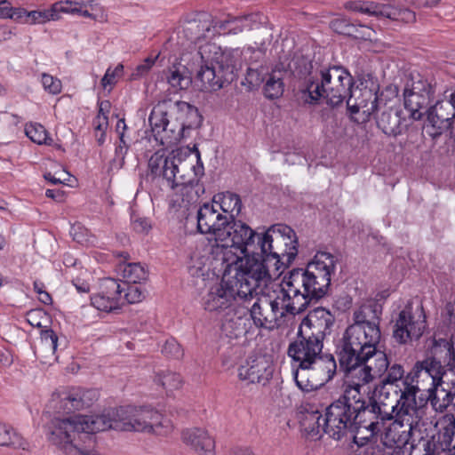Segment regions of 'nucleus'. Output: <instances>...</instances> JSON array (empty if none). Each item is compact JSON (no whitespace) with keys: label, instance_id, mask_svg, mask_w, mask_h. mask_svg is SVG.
<instances>
[{"label":"nucleus","instance_id":"nucleus-28","mask_svg":"<svg viewBox=\"0 0 455 455\" xmlns=\"http://www.w3.org/2000/svg\"><path fill=\"white\" fill-rule=\"evenodd\" d=\"M181 439L195 452L210 453L215 448L214 440L208 435L207 431L199 427L183 430Z\"/></svg>","mask_w":455,"mask_h":455},{"label":"nucleus","instance_id":"nucleus-21","mask_svg":"<svg viewBox=\"0 0 455 455\" xmlns=\"http://www.w3.org/2000/svg\"><path fill=\"white\" fill-rule=\"evenodd\" d=\"M197 230L201 234H212L216 243L224 237L225 228L228 224V215L222 214L213 203H205L199 207L196 213Z\"/></svg>","mask_w":455,"mask_h":455},{"label":"nucleus","instance_id":"nucleus-48","mask_svg":"<svg viewBox=\"0 0 455 455\" xmlns=\"http://www.w3.org/2000/svg\"><path fill=\"white\" fill-rule=\"evenodd\" d=\"M91 303L98 310L105 312H110L120 307V305H118L117 302H115V299L113 297H108L103 294L101 291L98 294L91 297Z\"/></svg>","mask_w":455,"mask_h":455},{"label":"nucleus","instance_id":"nucleus-15","mask_svg":"<svg viewBox=\"0 0 455 455\" xmlns=\"http://www.w3.org/2000/svg\"><path fill=\"white\" fill-rule=\"evenodd\" d=\"M263 302L266 309L269 310L272 322L287 314L292 315L300 314L308 307L307 300L303 299L300 291L296 289L286 276L283 277L280 284V291L276 298L273 300L264 299Z\"/></svg>","mask_w":455,"mask_h":455},{"label":"nucleus","instance_id":"nucleus-6","mask_svg":"<svg viewBox=\"0 0 455 455\" xmlns=\"http://www.w3.org/2000/svg\"><path fill=\"white\" fill-rule=\"evenodd\" d=\"M336 353L340 368L346 374L344 390L357 389L385 375L389 360L379 347L359 344L352 347L347 342H338Z\"/></svg>","mask_w":455,"mask_h":455},{"label":"nucleus","instance_id":"nucleus-14","mask_svg":"<svg viewBox=\"0 0 455 455\" xmlns=\"http://www.w3.org/2000/svg\"><path fill=\"white\" fill-rule=\"evenodd\" d=\"M337 371V363L331 354L321 355L310 365L295 370L293 378L297 387L305 393L317 390L331 381Z\"/></svg>","mask_w":455,"mask_h":455},{"label":"nucleus","instance_id":"nucleus-19","mask_svg":"<svg viewBox=\"0 0 455 455\" xmlns=\"http://www.w3.org/2000/svg\"><path fill=\"white\" fill-rule=\"evenodd\" d=\"M335 323V316L326 308L315 307L301 320L298 331L311 338L323 340L330 336Z\"/></svg>","mask_w":455,"mask_h":455},{"label":"nucleus","instance_id":"nucleus-16","mask_svg":"<svg viewBox=\"0 0 455 455\" xmlns=\"http://www.w3.org/2000/svg\"><path fill=\"white\" fill-rule=\"evenodd\" d=\"M237 62H220L218 65L201 64L196 74V82L201 83L202 91L216 92L231 84L236 77Z\"/></svg>","mask_w":455,"mask_h":455},{"label":"nucleus","instance_id":"nucleus-27","mask_svg":"<svg viewBox=\"0 0 455 455\" xmlns=\"http://www.w3.org/2000/svg\"><path fill=\"white\" fill-rule=\"evenodd\" d=\"M442 430L425 444V455H439L441 452L451 451V443L455 434V416L446 413L440 419Z\"/></svg>","mask_w":455,"mask_h":455},{"label":"nucleus","instance_id":"nucleus-26","mask_svg":"<svg viewBox=\"0 0 455 455\" xmlns=\"http://www.w3.org/2000/svg\"><path fill=\"white\" fill-rule=\"evenodd\" d=\"M431 92L429 85L417 82L413 83L411 88H405L403 92V105L410 112V117L415 121L420 120L429 104Z\"/></svg>","mask_w":455,"mask_h":455},{"label":"nucleus","instance_id":"nucleus-23","mask_svg":"<svg viewBox=\"0 0 455 455\" xmlns=\"http://www.w3.org/2000/svg\"><path fill=\"white\" fill-rule=\"evenodd\" d=\"M379 86L378 85V95L381 96V104L377 107L374 112L371 115L374 116L377 126L387 136L396 137L400 135L404 128L407 126L404 122L405 117H402V111L397 108L387 107V101L383 99V92H379Z\"/></svg>","mask_w":455,"mask_h":455},{"label":"nucleus","instance_id":"nucleus-42","mask_svg":"<svg viewBox=\"0 0 455 455\" xmlns=\"http://www.w3.org/2000/svg\"><path fill=\"white\" fill-rule=\"evenodd\" d=\"M250 315L257 327H267V323H272L269 310H267L263 299H257L251 307Z\"/></svg>","mask_w":455,"mask_h":455},{"label":"nucleus","instance_id":"nucleus-45","mask_svg":"<svg viewBox=\"0 0 455 455\" xmlns=\"http://www.w3.org/2000/svg\"><path fill=\"white\" fill-rule=\"evenodd\" d=\"M25 132L33 142L39 145H50L52 141V138L48 137L45 128L39 124H31L27 125Z\"/></svg>","mask_w":455,"mask_h":455},{"label":"nucleus","instance_id":"nucleus-13","mask_svg":"<svg viewBox=\"0 0 455 455\" xmlns=\"http://www.w3.org/2000/svg\"><path fill=\"white\" fill-rule=\"evenodd\" d=\"M178 108V100L171 99L159 101L152 109L149 124L155 139L164 146H171L180 141V123L178 114H172V108Z\"/></svg>","mask_w":455,"mask_h":455},{"label":"nucleus","instance_id":"nucleus-33","mask_svg":"<svg viewBox=\"0 0 455 455\" xmlns=\"http://www.w3.org/2000/svg\"><path fill=\"white\" fill-rule=\"evenodd\" d=\"M57 346V334L52 329H46L41 332V342L36 353L44 363L52 364L58 359L55 355Z\"/></svg>","mask_w":455,"mask_h":455},{"label":"nucleus","instance_id":"nucleus-57","mask_svg":"<svg viewBox=\"0 0 455 455\" xmlns=\"http://www.w3.org/2000/svg\"><path fill=\"white\" fill-rule=\"evenodd\" d=\"M158 58V55L156 57H148L146 58L142 63L139 64L136 68L133 70V72L131 75V78L133 80L140 79V77L146 76L149 70L154 66L156 59Z\"/></svg>","mask_w":455,"mask_h":455},{"label":"nucleus","instance_id":"nucleus-4","mask_svg":"<svg viewBox=\"0 0 455 455\" xmlns=\"http://www.w3.org/2000/svg\"><path fill=\"white\" fill-rule=\"evenodd\" d=\"M196 164L189 156L183 157L181 152L172 151L167 156L153 155L148 160V169L153 178L162 177L166 185L182 196L188 204L196 202L204 194V186L201 178L204 168L198 148L194 146Z\"/></svg>","mask_w":455,"mask_h":455},{"label":"nucleus","instance_id":"nucleus-62","mask_svg":"<svg viewBox=\"0 0 455 455\" xmlns=\"http://www.w3.org/2000/svg\"><path fill=\"white\" fill-rule=\"evenodd\" d=\"M14 7L7 0L0 1V19H11Z\"/></svg>","mask_w":455,"mask_h":455},{"label":"nucleus","instance_id":"nucleus-7","mask_svg":"<svg viewBox=\"0 0 455 455\" xmlns=\"http://www.w3.org/2000/svg\"><path fill=\"white\" fill-rule=\"evenodd\" d=\"M234 268L225 270L222 280L211 287L207 294L203 298V305L205 310L210 312L228 309L233 306L236 298L247 300L262 291L259 283L247 273L239 261H235Z\"/></svg>","mask_w":455,"mask_h":455},{"label":"nucleus","instance_id":"nucleus-29","mask_svg":"<svg viewBox=\"0 0 455 455\" xmlns=\"http://www.w3.org/2000/svg\"><path fill=\"white\" fill-rule=\"evenodd\" d=\"M170 110L171 115H179V123H180V140L184 138L186 131L197 128L201 125L202 116L199 114L198 109L186 101L178 100V108H174Z\"/></svg>","mask_w":455,"mask_h":455},{"label":"nucleus","instance_id":"nucleus-12","mask_svg":"<svg viewBox=\"0 0 455 455\" xmlns=\"http://www.w3.org/2000/svg\"><path fill=\"white\" fill-rule=\"evenodd\" d=\"M354 389L343 390V394L327 408L323 419V432L335 440H340L355 428Z\"/></svg>","mask_w":455,"mask_h":455},{"label":"nucleus","instance_id":"nucleus-25","mask_svg":"<svg viewBox=\"0 0 455 455\" xmlns=\"http://www.w3.org/2000/svg\"><path fill=\"white\" fill-rule=\"evenodd\" d=\"M273 375L271 363L266 355H251L238 368V377L248 383L265 385Z\"/></svg>","mask_w":455,"mask_h":455},{"label":"nucleus","instance_id":"nucleus-47","mask_svg":"<svg viewBox=\"0 0 455 455\" xmlns=\"http://www.w3.org/2000/svg\"><path fill=\"white\" fill-rule=\"evenodd\" d=\"M100 289L103 294L109 298L113 297L115 302L121 305L120 301L123 299L122 293L124 291V287H122L116 280L112 278L103 280L100 284Z\"/></svg>","mask_w":455,"mask_h":455},{"label":"nucleus","instance_id":"nucleus-11","mask_svg":"<svg viewBox=\"0 0 455 455\" xmlns=\"http://www.w3.org/2000/svg\"><path fill=\"white\" fill-rule=\"evenodd\" d=\"M382 307L375 300L363 304L354 312V323L344 331L339 342H347L357 347L359 344L379 347L381 332L379 329Z\"/></svg>","mask_w":455,"mask_h":455},{"label":"nucleus","instance_id":"nucleus-43","mask_svg":"<svg viewBox=\"0 0 455 455\" xmlns=\"http://www.w3.org/2000/svg\"><path fill=\"white\" fill-rule=\"evenodd\" d=\"M59 11L55 9V4L50 10L30 11L27 14V24H42L49 20H58Z\"/></svg>","mask_w":455,"mask_h":455},{"label":"nucleus","instance_id":"nucleus-55","mask_svg":"<svg viewBox=\"0 0 455 455\" xmlns=\"http://www.w3.org/2000/svg\"><path fill=\"white\" fill-rule=\"evenodd\" d=\"M124 66L118 64L114 69L108 68L101 79V85L103 88H107L108 85L113 86L116 84L117 78L123 74Z\"/></svg>","mask_w":455,"mask_h":455},{"label":"nucleus","instance_id":"nucleus-3","mask_svg":"<svg viewBox=\"0 0 455 455\" xmlns=\"http://www.w3.org/2000/svg\"><path fill=\"white\" fill-rule=\"evenodd\" d=\"M257 253L243 259H236L260 286L281 274L298 255V237L288 225L276 223L258 237Z\"/></svg>","mask_w":455,"mask_h":455},{"label":"nucleus","instance_id":"nucleus-38","mask_svg":"<svg viewBox=\"0 0 455 455\" xmlns=\"http://www.w3.org/2000/svg\"><path fill=\"white\" fill-rule=\"evenodd\" d=\"M324 417L318 411L307 412L302 419L304 430L311 437L321 436L323 432V419Z\"/></svg>","mask_w":455,"mask_h":455},{"label":"nucleus","instance_id":"nucleus-10","mask_svg":"<svg viewBox=\"0 0 455 455\" xmlns=\"http://www.w3.org/2000/svg\"><path fill=\"white\" fill-rule=\"evenodd\" d=\"M357 395L355 396V428L364 427L371 433H379L381 431L384 424L391 419L400 426H405V421L398 419L400 411V398L396 400L395 404L388 405L381 400L383 394L379 391V396L376 398V393L379 387L375 388L374 396L365 399L363 395L357 389H354Z\"/></svg>","mask_w":455,"mask_h":455},{"label":"nucleus","instance_id":"nucleus-49","mask_svg":"<svg viewBox=\"0 0 455 455\" xmlns=\"http://www.w3.org/2000/svg\"><path fill=\"white\" fill-rule=\"evenodd\" d=\"M269 74L267 68L262 65L251 63L247 68L246 80L252 85H259L265 82Z\"/></svg>","mask_w":455,"mask_h":455},{"label":"nucleus","instance_id":"nucleus-46","mask_svg":"<svg viewBox=\"0 0 455 455\" xmlns=\"http://www.w3.org/2000/svg\"><path fill=\"white\" fill-rule=\"evenodd\" d=\"M386 376L382 379L380 381V385L378 387L379 391H381V394H383V389L385 388V386L387 384H395L398 380L402 379L404 376V370L403 367L401 364L394 363L390 365L388 364L387 370L385 372Z\"/></svg>","mask_w":455,"mask_h":455},{"label":"nucleus","instance_id":"nucleus-63","mask_svg":"<svg viewBox=\"0 0 455 455\" xmlns=\"http://www.w3.org/2000/svg\"><path fill=\"white\" fill-rule=\"evenodd\" d=\"M28 11H26L24 8H14L12 15L11 17V20H13L20 23L27 24V14Z\"/></svg>","mask_w":455,"mask_h":455},{"label":"nucleus","instance_id":"nucleus-35","mask_svg":"<svg viewBox=\"0 0 455 455\" xmlns=\"http://www.w3.org/2000/svg\"><path fill=\"white\" fill-rule=\"evenodd\" d=\"M126 283H140L148 279V271L140 263H122L119 265Z\"/></svg>","mask_w":455,"mask_h":455},{"label":"nucleus","instance_id":"nucleus-54","mask_svg":"<svg viewBox=\"0 0 455 455\" xmlns=\"http://www.w3.org/2000/svg\"><path fill=\"white\" fill-rule=\"evenodd\" d=\"M42 84L44 89L51 94H59L61 92V81L52 75L43 73Z\"/></svg>","mask_w":455,"mask_h":455},{"label":"nucleus","instance_id":"nucleus-5","mask_svg":"<svg viewBox=\"0 0 455 455\" xmlns=\"http://www.w3.org/2000/svg\"><path fill=\"white\" fill-rule=\"evenodd\" d=\"M425 367L432 379L431 387L427 389V395H418L420 392L417 384H413L414 377L408 374L403 379V388L400 395V411L398 419L405 421V426L409 427L408 432L420 431V428L427 424L429 411L428 402L436 412H444L449 405L440 400L436 395L437 387L442 385L443 379L441 368L438 363L434 361L425 362L419 365Z\"/></svg>","mask_w":455,"mask_h":455},{"label":"nucleus","instance_id":"nucleus-39","mask_svg":"<svg viewBox=\"0 0 455 455\" xmlns=\"http://www.w3.org/2000/svg\"><path fill=\"white\" fill-rule=\"evenodd\" d=\"M284 91L283 78L275 74V71L267 75L263 87V93L266 98L274 100L280 98Z\"/></svg>","mask_w":455,"mask_h":455},{"label":"nucleus","instance_id":"nucleus-52","mask_svg":"<svg viewBox=\"0 0 455 455\" xmlns=\"http://www.w3.org/2000/svg\"><path fill=\"white\" fill-rule=\"evenodd\" d=\"M162 353L167 357L177 360L181 359L184 355V350L173 338L166 339L162 347Z\"/></svg>","mask_w":455,"mask_h":455},{"label":"nucleus","instance_id":"nucleus-50","mask_svg":"<svg viewBox=\"0 0 455 455\" xmlns=\"http://www.w3.org/2000/svg\"><path fill=\"white\" fill-rule=\"evenodd\" d=\"M124 299L130 304L140 302L146 297L145 291L137 284L124 283Z\"/></svg>","mask_w":455,"mask_h":455},{"label":"nucleus","instance_id":"nucleus-22","mask_svg":"<svg viewBox=\"0 0 455 455\" xmlns=\"http://www.w3.org/2000/svg\"><path fill=\"white\" fill-rule=\"evenodd\" d=\"M100 394L97 389L72 388L59 400L52 398L54 409L57 413L68 414L74 411H80L91 407L98 399Z\"/></svg>","mask_w":455,"mask_h":455},{"label":"nucleus","instance_id":"nucleus-2","mask_svg":"<svg viewBox=\"0 0 455 455\" xmlns=\"http://www.w3.org/2000/svg\"><path fill=\"white\" fill-rule=\"evenodd\" d=\"M162 426V415L149 407L120 406L99 415H76L60 419L53 418L46 426L51 443L63 451L71 453L77 448L76 435L80 440L92 441L97 432L116 431L156 432Z\"/></svg>","mask_w":455,"mask_h":455},{"label":"nucleus","instance_id":"nucleus-41","mask_svg":"<svg viewBox=\"0 0 455 455\" xmlns=\"http://www.w3.org/2000/svg\"><path fill=\"white\" fill-rule=\"evenodd\" d=\"M233 20H241V21L234 23L229 29L230 34L236 35L258 28L261 23V15L259 13H251L245 16L233 17Z\"/></svg>","mask_w":455,"mask_h":455},{"label":"nucleus","instance_id":"nucleus-60","mask_svg":"<svg viewBox=\"0 0 455 455\" xmlns=\"http://www.w3.org/2000/svg\"><path fill=\"white\" fill-rule=\"evenodd\" d=\"M132 224L133 229L138 233H145L151 228L150 221L144 217H132Z\"/></svg>","mask_w":455,"mask_h":455},{"label":"nucleus","instance_id":"nucleus-61","mask_svg":"<svg viewBox=\"0 0 455 455\" xmlns=\"http://www.w3.org/2000/svg\"><path fill=\"white\" fill-rule=\"evenodd\" d=\"M94 131L106 132L108 126V117L106 114L97 115L93 120Z\"/></svg>","mask_w":455,"mask_h":455},{"label":"nucleus","instance_id":"nucleus-64","mask_svg":"<svg viewBox=\"0 0 455 455\" xmlns=\"http://www.w3.org/2000/svg\"><path fill=\"white\" fill-rule=\"evenodd\" d=\"M445 315L450 323H455V300L446 303Z\"/></svg>","mask_w":455,"mask_h":455},{"label":"nucleus","instance_id":"nucleus-30","mask_svg":"<svg viewBox=\"0 0 455 455\" xmlns=\"http://www.w3.org/2000/svg\"><path fill=\"white\" fill-rule=\"evenodd\" d=\"M248 320L235 314L227 313L221 323V336L228 342L241 339L246 334V322Z\"/></svg>","mask_w":455,"mask_h":455},{"label":"nucleus","instance_id":"nucleus-36","mask_svg":"<svg viewBox=\"0 0 455 455\" xmlns=\"http://www.w3.org/2000/svg\"><path fill=\"white\" fill-rule=\"evenodd\" d=\"M330 27L338 34L356 39L364 38V34L361 31V28L364 27L352 22L347 18L342 17L332 20L330 23Z\"/></svg>","mask_w":455,"mask_h":455},{"label":"nucleus","instance_id":"nucleus-8","mask_svg":"<svg viewBox=\"0 0 455 455\" xmlns=\"http://www.w3.org/2000/svg\"><path fill=\"white\" fill-rule=\"evenodd\" d=\"M336 262V257L331 253L317 251L306 268H293L285 276L300 291L309 305L327 294Z\"/></svg>","mask_w":455,"mask_h":455},{"label":"nucleus","instance_id":"nucleus-53","mask_svg":"<svg viewBox=\"0 0 455 455\" xmlns=\"http://www.w3.org/2000/svg\"><path fill=\"white\" fill-rule=\"evenodd\" d=\"M346 8L356 12L368 15L378 14L377 5H375L373 3H362L360 1H353L347 3Z\"/></svg>","mask_w":455,"mask_h":455},{"label":"nucleus","instance_id":"nucleus-37","mask_svg":"<svg viewBox=\"0 0 455 455\" xmlns=\"http://www.w3.org/2000/svg\"><path fill=\"white\" fill-rule=\"evenodd\" d=\"M166 78L168 84L175 90H186L192 83L190 74L184 66H172L168 70Z\"/></svg>","mask_w":455,"mask_h":455},{"label":"nucleus","instance_id":"nucleus-59","mask_svg":"<svg viewBox=\"0 0 455 455\" xmlns=\"http://www.w3.org/2000/svg\"><path fill=\"white\" fill-rule=\"evenodd\" d=\"M387 17L404 23H413L416 20V13L408 8L394 10Z\"/></svg>","mask_w":455,"mask_h":455},{"label":"nucleus","instance_id":"nucleus-18","mask_svg":"<svg viewBox=\"0 0 455 455\" xmlns=\"http://www.w3.org/2000/svg\"><path fill=\"white\" fill-rule=\"evenodd\" d=\"M427 328L426 315L421 307V313L416 319L411 307H405L395 320L393 337L399 344H407L418 340Z\"/></svg>","mask_w":455,"mask_h":455},{"label":"nucleus","instance_id":"nucleus-24","mask_svg":"<svg viewBox=\"0 0 455 455\" xmlns=\"http://www.w3.org/2000/svg\"><path fill=\"white\" fill-rule=\"evenodd\" d=\"M434 361L438 363L441 368L442 378L445 373L443 363L448 365H451L455 363V348L453 347L452 343L450 340L445 339H438L434 340V345L431 348V355L427 356L426 359L422 361H419L415 363L412 371L409 374H411V377H419L423 374L429 376L428 372L426 371L425 367H419V364H422L425 362Z\"/></svg>","mask_w":455,"mask_h":455},{"label":"nucleus","instance_id":"nucleus-44","mask_svg":"<svg viewBox=\"0 0 455 455\" xmlns=\"http://www.w3.org/2000/svg\"><path fill=\"white\" fill-rule=\"evenodd\" d=\"M155 381L167 391H172L181 387L182 378L176 372L163 371L156 374Z\"/></svg>","mask_w":455,"mask_h":455},{"label":"nucleus","instance_id":"nucleus-20","mask_svg":"<svg viewBox=\"0 0 455 455\" xmlns=\"http://www.w3.org/2000/svg\"><path fill=\"white\" fill-rule=\"evenodd\" d=\"M323 343L298 331L296 339L289 344L287 354L294 363L296 370L310 365L312 361L320 356Z\"/></svg>","mask_w":455,"mask_h":455},{"label":"nucleus","instance_id":"nucleus-32","mask_svg":"<svg viewBox=\"0 0 455 455\" xmlns=\"http://www.w3.org/2000/svg\"><path fill=\"white\" fill-rule=\"evenodd\" d=\"M212 203L217 208L225 213H228V219L236 220L242 210V200L239 195L226 191L213 196Z\"/></svg>","mask_w":455,"mask_h":455},{"label":"nucleus","instance_id":"nucleus-9","mask_svg":"<svg viewBox=\"0 0 455 455\" xmlns=\"http://www.w3.org/2000/svg\"><path fill=\"white\" fill-rule=\"evenodd\" d=\"M224 237H220L217 243V250L221 248L223 251V262L227 263V267L230 270L234 268L236 259H243L253 253H257L259 244L258 237L261 232L252 229L248 224L240 220H229L225 228Z\"/></svg>","mask_w":455,"mask_h":455},{"label":"nucleus","instance_id":"nucleus-58","mask_svg":"<svg viewBox=\"0 0 455 455\" xmlns=\"http://www.w3.org/2000/svg\"><path fill=\"white\" fill-rule=\"evenodd\" d=\"M241 21V20H233V18H229L225 20H214L211 17L212 33V36H215L216 34H220L221 32L230 34L229 29L232 28L234 23H237Z\"/></svg>","mask_w":455,"mask_h":455},{"label":"nucleus","instance_id":"nucleus-17","mask_svg":"<svg viewBox=\"0 0 455 455\" xmlns=\"http://www.w3.org/2000/svg\"><path fill=\"white\" fill-rule=\"evenodd\" d=\"M427 133L433 139H436L443 132H448L449 137H455V107L451 103L442 99L426 110Z\"/></svg>","mask_w":455,"mask_h":455},{"label":"nucleus","instance_id":"nucleus-31","mask_svg":"<svg viewBox=\"0 0 455 455\" xmlns=\"http://www.w3.org/2000/svg\"><path fill=\"white\" fill-rule=\"evenodd\" d=\"M197 54L200 56L201 64L218 65L220 62H237L235 60L234 52H223L221 48L215 43L207 42L201 44Z\"/></svg>","mask_w":455,"mask_h":455},{"label":"nucleus","instance_id":"nucleus-51","mask_svg":"<svg viewBox=\"0 0 455 455\" xmlns=\"http://www.w3.org/2000/svg\"><path fill=\"white\" fill-rule=\"evenodd\" d=\"M95 0H64L55 3V9H58L59 12H72L74 8H81L92 6Z\"/></svg>","mask_w":455,"mask_h":455},{"label":"nucleus","instance_id":"nucleus-34","mask_svg":"<svg viewBox=\"0 0 455 455\" xmlns=\"http://www.w3.org/2000/svg\"><path fill=\"white\" fill-rule=\"evenodd\" d=\"M0 445L31 452L29 443L15 429L7 424L0 422Z\"/></svg>","mask_w":455,"mask_h":455},{"label":"nucleus","instance_id":"nucleus-1","mask_svg":"<svg viewBox=\"0 0 455 455\" xmlns=\"http://www.w3.org/2000/svg\"><path fill=\"white\" fill-rule=\"evenodd\" d=\"M295 65L298 91L306 105L316 106L325 100L334 108L346 100L350 114L359 115L357 122L366 123L381 104L376 82L361 83L360 86L354 88L353 76L341 65L322 66L315 69L312 61L304 58L297 60Z\"/></svg>","mask_w":455,"mask_h":455},{"label":"nucleus","instance_id":"nucleus-56","mask_svg":"<svg viewBox=\"0 0 455 455\" xmlns=\"http://www.w3.org/2000/svg\"><path fill=\"white\" fill-rule=\"evenodd\" d=\"M130 148V140L124 132H120L119 144L115 150L116 158L118 159L119 164L122 167L124 164L125 156Z\"/></svg>","mask_w":455,"mask_h":455},{"label":"nucleus","instance_id":"nucleus-40","mask_svg":"<svg viewBox=\"0 0 455 455\" xmlns=\"http://www.w3.org/2000/svg\"><path fill=\"white\" fill-rule=\"evenodd\" d=\"M187 29L191 32L196 31L195 39L209 36V34L212 33L211 16L207 13L199 14L197 19L188 22Z\"/></svg>","mask_w":455,"mask_h":455}]
</instances>
